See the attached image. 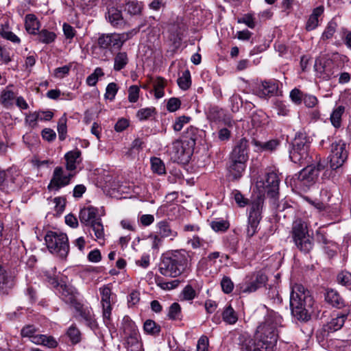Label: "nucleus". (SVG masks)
<instances>
[{"mask_svg":"<svg viewBox=\"0 0 351 351\" xmlns=\"http://www.w3.org/2000/svg\"><path fill=\"white\" fill-rule=\"evenodd\" d=\"M56 291L65 303H75L77 292L73 287L62 283Z\"/></svg>","mask_w":351,"mask_h":351,"instance_id":"a878e982","label":"nucleus"},{"mask_svg":"<svg viewBox=\"0 0 351 351\" xmlns=\"http://www.w3.org/2000/svg\"><path fill=\"white\" fill-rule=\"evenodd\" d=\"M325 300L329 304L339 308L345 306L343 299L340 296L337 291L333 289L326 291L325 293Z\"/></svg>","mask_w":351,"mask_h":351,"instance_id":"2f4dec72","label":"nucleus"},{"mask_svg":"<svg viewBox=\"0 0 351 351\" xmlns=\"http://www.w3.org/2000/svg\"><path fill=\"white\" fill-rule=\"evenodd\" d=\"M252 143L256 147L258 152H273L278 147L280 141L277 139H271L266 142H261L254 138Z\"/></svg>","mask_w":351,"mask_h":351,"instance_id":"7c9ffc66","label":"nucleus"},{"mask_svg":"<svg viewBox=\"0 0 351 351\" xmlns=\"http://www.w3.org/2000/svg\"><path fill=\"white\" fill-rule=\"evenodd\" d=\"M230 103L231 110L233 112H238L239 108L242 106V104H243L241 97L240 96V95H239L237 93H234L230 97Z\"/></svg>","mask_w":351,"mask_h":351,"instance_id":"864d4df0","label":"nucleus"},{"mask_svg":"<svg viewBox=\"0 0 351 351\" xmlns=\"http://www.w3.org/2000/svg\"><path fill=\"white\" fill-rule=\"evenodd\" d=\"M222 318L226 324L230 325L234 324L238 320L237 314L231 305L224 308L222 312Z\"/></svg>","mask_w":351,"mask_h":351,"instance_id":"58836bf2","label":"nucleus"},{"mask_svg":"<svg viewBox=\"0 0 351 351\" xmlns=\"http://www.w3.org/2000/svg\"><path fill=\"white\" fill-rule=\"evenodd\" d=\"M210 226L215 232L225 231L228 227V223L225 220L213 221L210 223Z\"/></svg>","mask_w":351,"mask_h":351,"instance_id":"69168bd1","label":"nucleus"},{"mask_svg":"<svg viewBox=\"0 0 351 351\" xmlns=\"http://www.w3.org/2000/svg\"><path fill=\"white\" fill-rule=\"evenodd\" d=\"M344 112V107L339 106L336 109H335L331 115H330V121L332 125L338 128L341 126V117Z\"/></svg>","mask_w":351,"mask_h":351,"instance_id":"a18cd8bd","label":"nucleus"},{"mask_svg":"<svg viewBox=\"0 0 351 351\" xmlns=\"http://www.w3.org/2000/svg\"><path fill=\"white\" fill-rule=\"evenodd\" d=\"M140 88L136 85L130 86L128 88V101L131 103H135L139 97Z\"/></svg>","mask_w":351,"mask_h":351,"instance_id":"0e129e2a","label":"nucleus"},{"mask_svg":"<svg viewBox=\"0 0 351 351\" xmlns=\"http://www.w3.org/2000/svg\"><path fill=\"white\" fill-rule=\"evenodd\" d=\"M14 286V278L0 265V293L7 295Z\"/></svg>","mask_w":351,"mask_h":351,"instance_id":"b1692460","label":"nucleus"},{"mask_svg":"<svg viewBox=\"0 0 351 351\" xmlns=\"http://www.w3.org/2000/svg\"><path fill=\"white\" fill-rule=\"evenodd\" d=\"M337 280L339 284L343 286H349L351 285V273L348 271H341L338 274Z\"/></svg>","mask_w":351,"mask_h":351,"instance_id":"bf43d9fd","label":"nucleus"},{"mask_svg":"<svg viewBox=\"0 0 351 351\" xmlns=\"http://www.w3.org/2000/svg\"><path fill=\"white\" fill-rule=\"evenodd\" d=\"M104 75L103 69L101 67H97L93 73L88 75L86 78V83L88 86H95L99 77Z\"/></svg>","mask_w":351,"mask_h":351,"instance_id":"de8ad7c7","label":"nucleus"},{"mask_svg":"<svg viewBox=\"0 0 351 351\" xmlns=\"http://www.w3.org/2000/svg\"><path fill=\"white\" fill-rule=\"evenodd\" d=\"M139 29H133L128 32L121 34H102L97 39V45L99 48L109 49H120L124 43L137 34Z\"/></svg>","mask_w":351,"mask_h":351,"instance_id":"423d86ee","label":"nucleus"},{"mask_svg":"<svg viewBox=\"0 0 351 351\" xmlns=\"http://www.w3.org/2000/svg\"><path fill=\"white\" fill-rule=\"evenodd\" d=\"M21 335L23 337L29 339V340L35 344L37 343L35 339L40 335L38 328H36L34 325L25 326L21 330Z\"/></svg>","mask_w":351,"mask_h":351,"instance_id":"c9c22d12","label":"nucleus"},{"mask_svg":"<svg viewBox=\"0 0 351 351\" xmlns=\"http://www.w3.org/2000/svg\"><path fill=\"white\" fill-rule=\"evenodd\" d=\"M282 317L278 313H268L264 322L258 326L256 337L272 348L277 341L278 328L282 326Z\"/></svg>","mask_w":351,"mask_h":351,"instance_id":"7ed1b4c3","label":"nucleus"},{"mask_svg":"<svg viewBox=\"0 0 351 351\" xmlns=\"http://www.w3.org/2000/svg\"><path fill=\"white\" fill-rule=\"evenodd\" d=\"M19 177V173L14 168H10L6 171L0 170V189L4 190L12 187V184L17 183Z\"/></svg>","mask_w":351,"mask_h":351,"instance_id":"6ab92c4d","label":"nucleus"},{"mask_svg":"<svg viewBox=\"0 0 351 351\" xmlns=\"http://www.w3.org/2000/svg\"><path fill=\"white\" fill-rule=\"evenodd\" d=\"M178 84L182 90H187L191 84V74L189 70H186L182 73V75L178 79Z\"/></svg>","mask_w":351,"mask_h":351,"instance_id":"49530a36","label":"nucleus"},{"mask_svg":"<svg viewBox=\"0 0 351 351\" xmlns=\"http://www.w3.org/2000/svg\"><path fill=\"white\" fill-rule=\"evenodd\" d=\"M81 317L85 321L86 324L90 328H95L97 326L96 321L93 317L91 308L80 306L77 308Z\"/></svg>","mask_w":351,"mask_h":351,"instance_id":"f704fd0d","label":"nucleus"},{"mask_svg":"<svg viewBox=\"0 0 351 351\" xmlns=\"http://www.w3.org/2000/svg\"><path fill=\"white\" fill-rule=\"evenodd\" d=\"M191 120V117L188 116H180L175 120L174 124L173 125V130L176 132L180 131L184 125L188 123Z\"/></svg>","mask_w":351,"mask_h":351,"instance_id":"052dcab7","label":"nucleus"},{"mask_svg":"<svg viewBox=\"0 0 351 351\" xmlns=\"http://www.w3.org/2000/svg\"><path fill=\"white\" fill-rule=\"evenodd\" d=\"M38 121L37 111L29 112L26 114L25 118V123L31 128H35L37 127Z\"/></svg>","mask_w":351,"mask_h":351,"instance_id":"680f3d73","label":"nucleus"},{"mask_svg":"<svg viewBox=\"0 0 351 351\" xmlns=\"http://www.w3.org/2000/svg\"><path fill=\"white\" fill-rule=\"evenodd\" d=\"M317 170L313 165H307L293 176V184L295 188L306 192L317 179Z\"/></svg>","mask_w":351,"mask_h":351,"instance_id":"9b49d317","label":"nucleus"},{"mask_svg":"<svg viewBox=\"0 0 351 351\" xmlns=\"http://www.w3.org/2000/svg\"><path fill=\"white\" fill-rule=\"evenodd\" d=\"M118 91V86L116 83L111 82L108 84L106 88V93L104 95V97L107 99H110L112 101Z\"/></svg>","mask_w":351,"mask_h":351,"instance_id":"4d7b16f0","label":"nucleus"},{"mask_svg":"<svg viewBox=\"0 0 351 351\" xmlns=\"http://www.w3.org/2000/svg\"><path fill=\"white\" fill-rule=\"evenodd\" d=\"M267 281V276L261 271H258L247 276L239 289L243 293H252L264 287Z\"/></svg>","mask_w":351,"mask_h":351,"instance_id":"4468645a","label":"nucleus"},{"mask_svg":"<svg viewBox=\"0 0 351 351\" xmlns=\"http://www.w3.org/2000/svg\"><path fill=\"white\" fill-rule=\"evenodd\" d=\"M154 114H156V108L149 107L138 110L136 112V117L140 121H145L152 117Z\"/></svg>","mask_w":351,"mask_h":351,"instance_id":"09e8293b","label":"nucleus"},{"mask_svg":"<svg viewBox=\"0 0 351 351\" xmlns=\"http://www.w3.org/2000/svg\"><path fill=\"white\" fill-rule=\"evenodd\" d=\"M271 348L256 336L255 339H245L241 344V351H271Z\"/></svg>","mask_w":351,"mask_h":351,"instance_id":"aec40b11","label":"nucleus"},{"mask_svg":"<svg viewBox=\"0 0 351 351\" xmlns=\"http://www.w3.org/2000/svg\"><path fill=\"white\" fill-rule=\"evenodd\" d=\"M315 69L317 76L324 80H330L339 75L340 67L338 64L332 60H327L324 62H315Z\"/></svg>","mask_w":351,"mask_h":351,"instance_id":"f3484780","label":"nucleus"},{"mask_svg":"<svg viewBox=\"0 0 351 351\" xmlns=\"http://www.w3.org/2000/svg\"><path fill=\"white\" fill-rule=\"evenodd\" d=\"M129 59L125 52H119L114 58L113 69L116 71H119L124 69L128 64Z\"/></svg>","mask_w":351,"mask_h":351,"instance_id":"4c0bfd02","label":"nucleus"},{"mask_svg":"<svg viewBox=\"0 0 351 351\" xmlns=\"http://www.w3.org/2000/svg\"><path fill=\"white\" fill-rule=\"evenodd\" d=\"M72 172L66 173L62 167H56L53 173L52 178L47 186L49 191H58L61 188L69 184L74 176Z\"/></svg>","mask_w":351,"mask_h":351,"instance_id":"dca6fc26","label":"nucleus"},{"mask_svg":"<svg viewBox=\"0 0 351 351\" xmlns=\"http://www.w3.org/2000/svg\"><path fill=\"white\" fill-rule=\"evenodd\" d=\"M221 287L222 291L226 293H230L234 289V283L228 276L223 277L221 281Z\"/></svg>","mask_w":351,"mask_h":351,"instance_id":"e2e57ef3","label":"nucleus"},{"mask_svg":"<svg viewBox=\"0 0 351 351\" xmlns=\"http://www.w3.org/2000/svg\"><path fill=\"white\" fill-rule=\"evenodd\" d=\"M67 335L73 344L79 343L81 340L80 332L75 326H71L69 328Z\"/></svg>","mask_w":351,"mask_h":351,"instance_id":"5fc2aeb1","label":"nucleus"},{"mask_svg":"<svg viewBox=\"0 0 351 351\" xmlns=\"http://www.w3.org/2000/svg\"><path fill=\"white\" fill-rule=\"evenodd\" d=\"M201 132L202 131H199L197 128L189 126L183 134V141L186 143V146L193 149L196 141L200 136L199 133Z\"/></svg>","mask_w":351,"mask_h":351,"instance_id":"cd10ccee","label":"nucleus"},{"mask_svg":"<svg viewBox=\"0 0 351 351\" xmlns=\"http://www.w3.org/2000/svg\"><path fill=\"white\" fill-rule=\"evenodd\" d=\"M166 84V80L161 77H158L153 80L154 95L156 99L162 98L164 96V88Z\"/></svg>","mask_w":351,"mask_h":351,"instance_id":"ea45409f","label":"nucleus"},{"mask_svg":"<svg viewBox=\"0 0 351 351\" xmlns=\"http://www.w3.org/2000/svg\"><path fill=\"white\" fill-rule=\"evenodd\" d=\"M108 18L110 24L114 27H121L125 23L121 11L115 8L108 10Z\"/></svg>","mask_w":351,"mask_h":351,"instance_id":"473e14b6","label":"nucleus"},{"mask_svg":"<svg viewBox=\"0 0 351 351\" xmlns=\"http://www.w3.org/2000/svg\"><path fill=\"white\" fill-rule=\"evenodd\" d=\"M324 12V7L318 6L313 10L312 13L309 16L305 29L306 31L310 32L315 29L319 25V17L322 15Z\"/></svg>","mask_w":351,"mask_h":351,"instance_id":"c756f323","label":"nucleus"},{"mask_svg":"<svg viewBox=\"0 0 351 351\" xmlns=\"http://www.w3.org/2000/svg\"><path fill=\"white\" fill-rule=\"evenodd\" d=\"M190 252L184 249L172 250L162 255L159 265L160 273L171 278H176L184 273L191 261Z\"/></svg>","mask_w":351,"mask_h":351,"instance_id":"f257e3e1","label":"nucleus"},{"mask_svg":"<svg viewBox=\"0 0 351 351\" xmlns=\"http://www.w3.org/2000/svg\"><path fill=\"white\" fill-rule=\"evenodd\" d=\"M348 157L346 143L342 140H336L330 145V153L328 156L332 169H337L343 166Z\"/></svg>","mask_w":351,"mask_h":351,"instance_id":"f8f14e48","label":"nucleus"},{"mask_svg":"<svg viewBox=\"0 0 351 351\" xmlns=\"http://www.w3.org/2000/svg\"><path fill=\"white\" fill-rule=\"evenodd\" d=\"M45 243L50 252L65 258L69 251L68 237L66 234L49 231L45 237Z\"/></svg>","mask_w":351,"mask_h":351,"instance_id":"0eeeda50","label":"nucleus"},{"mask_svg":"<svg viewBox=\"0 0 351 351\" xmlns=\"http://www.w3.org/2000/svg\"><path fill=\"white\" fill-rule=\"evenodd\" d=\"M314 304L310 291L300 284L291 287L290 307L292 314L298 319L306 320L309 317V311Z\"/></svg>","mask_w":351,"mask_h":351,"instance_id":"f03ea898","label":"nucleus"},{"mask_svg":"<svg viewBox=\"0 0 351 351\" xmlns=\"http://www.w3.org/2000/svg\"><path fill=\"white\" fill-rule=\"evenodd\" d=\"M99 293L101 294V304L104 322L106 324H108L110 322L112 312V290L110 286L107 285L99 288Z\"/></svg>","mask_w":351,"mask_h":351,"instance_id":"a211bd4d","label":"nucleus"},{"mask_svg":"<svg viewBox=\"0 0 351 351\" xmlns=\"http://www.w3.org/2000/svg\"><path fill=\"white\" fill-rule=\"evenodd\" d=\"M311 142L304 133H298L291 143L289 157L292 162L300 165H306L311 160L310 154Z\"/></svg>","mask_w":351,"mask_h":351,"instance_id":"20e7f679","label":"nucleus"},{"mask_svg":"<svg viewBox=\"0 0 351 351\" xmlns=\"http://www.w3.org/2000/svg\"><path fill=\"white\" fill-rule=\"evenodd\" d=\"M66 117L63 115L58 121V132L59 138L60 141H64L66 138V134L67 131L66 128Z\"/></svg>","mask_w":351,"mask_h":351,"instance_id":"603ef678","label":"nucleus"},{"mask_svg":"<svg viewBox=\"0 0 351 351\" xmlns=\"http://www.w3.org/2000/svg\"><path fill=\"white\" fill-rule=\"evenodd\" d=\"M185 144L183 141L177 140L167 147V152L171 160L177 162L188 161L193 149Z\"/></svg>","mask_w":351,"mask_h":351,"instance_id":"ddd939ff","label":"nucleus"},{"mask_svg":"<svg viewBox=\"0 0 351 351\" xmlns=\"http://www.w3.org/2000/svg\"><path fill=\"white\" fill-rule=\"evenodd\" d=\"M142 5L136 0H129L125 6V11L130 15H137L141 14L142 10Z\"/></svg>","mask_w":351,"mask_h":351,"instance_id":"37998d69","label":"nucleus"},{"mask_svg":"<svg viewBox=\"0 0 351 351\" xmlns=\"http://www.w3.org/2000/svg\"><path fill=\"white\" fill-rule=\"evenodd\" d=\"M336 28H337V23L334 21H330L328 23L326 29H324V31L322 35V38L323 40H328V39L331 38L336 32Z\"/></svg>","mask_w":351,"mask_h":351,"instance_id":"6e6d98bb","label":"nucleus"},{"mask_svg":"<svg viewBox=\"0 0 351 351\" xmlns=\"http://www.w3.org/2000/svg\"><path fill=\"white\" fill-rule=\"evenodd\" d=\"M40 25V22L34 14H29L25 16V27L28 33L31 34H36Z\"/></svg>","mask_w":351,"mask_h":351,"instance_id":"72a5a7b5","label":"nucleus"},{"mask_svg":"<svg viewBox=\"0 0 351 351\" xmlns=\"http://www.w3.org/2000/svg\"><path fill=\"white\" fill-rule=\"evenodd\" d=\"M82 152L78 149L69 151L64 155L66 160V169L67 171L72 172L77 168V165L80 164L82 161L81 158Z\"/></svg>","mask_w":351,"mask_h":351,"instance_id":"393cba45","label":"nucleus"},{"mask_svg":"<svg viewBox=\"0 0 351 351\" xmlns=\"http://www.w3.org/2000/svg\"><path fill=\"white\" fill-rule=\"evenodd\" d=\"M152 169L154 173L162 175L165 173V167L163 162L158 158L151 159Z\"/></svg>","mask_w":351,"mask_h":351,"instance_id":"8fccbe9b","label":"nucleus"},{"mask_svg":"<svg viewBox=\"0 0 351 351\" xmlns=\"http://www.w3.org/2000/svg\"><path fill=\"white\" fill-rule=\"evenodd\" d=\"M187 244L190 245L193 250L204 247L205 241L199 236L195 234L192 237L188 238Z\"/></svg>","mask_w":351,"mask_h":351,"instance_id":"13d9d810","label":"nucleus"},{"mask_svg":"<svg viewBox=\"0 0 351 351\" xmlns=\"http://www.w3.org/2000/svg\"><path fill=\"white\" fill-rule=\"evenodd\" d=\"M232 195L240 207H244L247 204V199L245 198L240 191L234 190L232 192Z\"/></svg>","mask_w":351,"mask_h":351,"instance_id":"774afa93","label":"nucleus"},{"mask_svg":"<svg viewBox=\"0 0 351 351\" xmlns=\"http://www.w3.org/2000/svg\"><path fill=\"white\" fill-rule=\"evenodd\" d=\"M15 98L14 93L8 88V86L6 88L3 89L0 95V103L5 108H10L13 105V100Z\"/></svg>","mask_w":351,"mask_h":351,"instance_id":"e433bc0d","label":"nucleus"},{"mask_svg":"<svg viewBox=\"0 0 351 351\" xmlns=\"http://www.w3.org/2000/svg\"><path fill=\"white\" fill-rule=\"evenodd\" d=\"M143 329L146 333L156 336L159 335L161 328L154 321L147 319L144 323Z\"/></svg>","mask_w":351,"mask_h":351,"instance_id":"c03bdc74","label":"nucleus"},{"mask_svg":"<svg viewBox=\"0 0 351 351\" xmlns=\"http://www.w3.org/2000/svg\"><path fill=\"white\" fill-rule=\"evenodd\" d=\"M347 315L345 314L338 315L336 317L332 318L329 322L324 326L323 330L328 333L334 332L342 328Z\"/></svg>","mask_w":351,"mask_h":351,"instance_id":"c85d7f7f","label":"nucleus"},{"mask_svg":"<svg viewBox=\"0 0 351 351\" xmlns=\"http://www.w3.org/2000/svg\"><path fill=\"white\" fill-rule=\"evenodd\" d=\"M156 234L164 238H169L171 241H173L176 237H178V232L171 229L170 223L166 221L162 220L156 223Z\"/></svg>","mask_w":351,"mask_h":351,"instance_id":"bb28decb","label":"nucleus"},{"mask_svg":"<svg viewBox=\"0 0 351 351\" xmlns=\"http://www.w3.org/2000/svg\"><path fill=\"white\" fill-rule=\"evenodd\" d=\"M97 208L89 206L81 209L79 218L80 222L86 226H90L94 233L97 239H104V231L101 220L99 217H97Z\"/></svg>","mask_w":351,"mask_h":351,"instance_id":"9d476101","label":"nucleus"},{"mask_svg":"<svg viewBox=\"0 0 351 351\" xmlns=\"http://www.w3.org/2000/svg\"><path fill=\"white\" fill-rule=\"evenodd\" d=\"M230 158L247 162L248 160V144L245 138H241L237 143L230 155Z\"/></svg>","mask_w":351,"mask_h":351,"instance_id":"5701e85b","label":"nucleus"},{"mask_svg":"<svg viewBox=\"0 0 351 351\" xmlns=\"http://www.w3.org/2000/svg\"><path fill=\"white\" fill-rule=\"evenodd\" d=\"M292 237L297 247L304 253L309 252L313 247V239L308 233L307 225L300 219L292 224Z\"/></svg>","mask_w":351,"mask_h":351,"instance_id":"39448f33","label":"nucleus"},{"mask_svg":"<svg viewBox=\"0 0 351 351\" xmlns=\"http://www.w3.org/2000/svg\"><path fill=\"white\" fill-rule=\"evenodd\" d=\"M35 340L37 341V345H43L49 348H55L58 346V341L52 336L40 335L39 337H36Z\"/></svg>","mask_w":351,"mask_h":351,"instance_id":"79ce46f5","label":"nucleus"},{"mask_svg":"<svg viewBox=\"0 0 351 351\" xmlns=\"http://www.w3.org/2000/svg\"><path fill=\"white\" fill-rule=\"evenodd\" d=\"M264 204V196L258 195L254 197L249 207V215L246 234L248 237H253L258 231L261 220L262 210Z\"/></svg>","mask_w":351,"mask_h":351,"instance_id":"1a4fd4ad","label":"nucleus"},{"mask_svg":"<svg viewBox=\"0 0 351 351\" xmlns=\"http://www.w3.org/2000/svg\"><path fill=\"white\" fill-rule=\"evenodd\" d=\"M167 316L170 319H180L181 307L178 303L174 302L169 306Z\"/></svg>","mask_w":351,"mask_h":351,"instance_id":"3c124183","label":"nucleus"},{"mask_svg":"<svg viewBox=\"0 0 351 351\" xmlns=\"http://www.w3.org/2000/svg\"><path fill=\"white\" fill-rule=\"evenodd\" d=\"M279 182L280 180L277 173L271 171L266 173L263 180L257 182L256 186L259 190V193H266L267 196L271 199L272 204L279 210H282L284 207L281 209L280 204L276 203L278 197Z\"/></svg>","mask_w":351,"mask_h":351,"instance_id":"6e6552de","label":"nucleus"},{"mask_svg":"<svg viewBox=\"0 0 351 351\" xmlns=\"http://www.w3.org/2000/svg\"><path fill=\"white\" fill-rule=\"evenodd\" d=\"M252 93L261 99H267L278 95L280 93L279 82L276 80L257 82L253 87Z\"/></svg>","mask_w":351,"mask_h":351,"instance_id":"2eb2a0df","label":"nucleus"},{"mask_svg":"<svg viewBox=\"0 0 351 351\" xmlns=\"http://www.w3.org/2000/svg\"><path fill=\"white\" fill-rule=\"evenodd\" d=\"M36 34L38 35V40L44 44H50L56 38V34L47 29H43Z\"/></svg>","mask_w":351,"mask_h":351,"instance_id":"a19ab883","label":"nucleus"},{"mask_svg":"<svg viewBox=\"0 0 351 351\" xmlns=\"http://www.w3.org/2000/svg\"><path fill=\"white\" fill-rule=\"evenodd\" d=\"M245 163L246 162L245 161L230 157L228 171L230 176H231L233 180L239 179L242 176L246 167Z\"/></svg>","mask_w":351,"mask_h":351,"instance_id":"4be33fe9","label":"nucleus"},{"mask_svg":"<svg viewBox=\"0 0 351 351\" xmlns=\"http://www.w3.org/2000/svg\"><path fill=\"white\" fill-rule=\"evenodd\" d=\"M304 95V94L298 88H294L290 92L291 101L297 105L302 104Z\"/></svg>","mask_w":351,"mask_h":351,"instance_id":"338daca9","label":"nucleus"},{"mask_svg":"<svg viewBox=\"0 0 351 351\" xmlns=\"http://www.w3.org/2000/svg\"><path fill=\"white\" fill-rule=\"evenodd\" d=\"M126 348L127 351H143L140 335L135 326H131L130 333L126 338Z\"/></svg>","mask_w":351,"mask_h":351,"instance_id":"412c9836","label":"nucleus"}]
</instances>
